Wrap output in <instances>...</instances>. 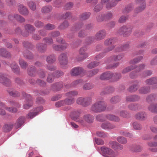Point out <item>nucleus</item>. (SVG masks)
<instances>
[{
  "mask_svg": "<svg viewBox=\"0 0 157 157\" xmlns=\"http://www.w3.org/2000/svg\"><path fill=\"white\" fill-rule=\"evenodd\" d=\"M106 106V104L104 101H98L93 105L91 109L92 111L94 113L100 112L105 110Z\"/></svg>",
  "mask_w": 157,
  "mask_h": 157,
  "instance_id": "nucleus-1",
  "label": "nucleus"
},
{
  "mask_svg": "<svg viewBox=\"0 0 157 157\" xmlns=\"http://www.w3.org/2000/svg\"><path fill=\"white\" fill-rule=\"evenodd\" d=\"M106 106V104L104 101H98L93 105L91 109L92 111L94 113L100 112L105 110Z\"/></svg>",
  "mask_w": 157,
  "mask_h": 157,
  "instance_id": "nucleus-2",
  "label": "nucleus"
},
{
  "mask_svg": "<svg viewBox=\"0 0 157 157\" xmlns=\"http://www.w3.org/2000/svg\"><path fill=\"white\" fill-rule=\"evenodd\" d=\"M73 120L83 125L86 122L89 123H92L93 121L94 117L90 114H86L84 115L83 118L74 117Z\"/></svg>",
  "mask_w": 157,
  "mask_h": 157,
  "instance_id": "nucleus-3",
  "label": "nucleus"
},
{
  "mask_svg": "<svg viewBox=\"0 0 157 157\" xmlns=\"http://www.w3.org/2000/svg\"><path fill=\"white\" fill-rule=\"evenodd\" d=\"M142 58L143 57L142 56H140L138 58H135L133 60L131 61L130 63V64H132V65L126 67L123 69L122 71V73L123 74H126L134 69L136 67V65H135V64L139 62L142 59Z\"/></svg>",
  "mask_w": 157,
  "mask_h": 157,
  "instance_id": "nucleus-4",
  "label": "nucleus"
},
{
  "mask_svg": "<svg viewBox=\"0 0 157 157\" xmlns=\"http://www.w3.org/2000/svg\"><path fill=\"white\" fill-rule=\"evenodd\" d=\"M101 150L103 156H105L106 155H108L113 157L118 155V153L117 151L115 152L110 148L106 147H101Z\"/></svg>",
  "mask_w": 157,
  "mask_h": 157,
  "instance_id": "nucleus-5",
  "label": "nucleus"
},
{
  "mask_svg": "<svg viewBox=\"0 0 157 157\" xmlns=\"http://www.w3.org/2000/svg\"><path fill=\"white\" fill-rule=\"evenodd\" d=\"M119 31L124 36H129L132 31V27L128 25H124L122 26L119 29Z\"/></svg>",
  "mask_w": 157,
  "mask_h": 157,
  "instance_id": "nucleus-6",
  "label": "nucleus"
},
{
  "mask_svg": "<svg viewBox=\"0 0 157 157\" xmlns=\"http://www.w3.org/2000/svg\"><path fill=\"white\" fill-rule=\"evenodd\" d=\"M91 101L92 100L90 98H84L80 97L77 99L76 102L79 105L86 106L89 105L91 103Z\"/></svg>",
  "mask_w": 157,
  "mask_h": 157,
  "instance_id": "nucleus-7",
  "label": "nucleus"
},
{
  "mask_svg": "<svg viewBox=\"0 0 157 157\" xmlns=\"http://www.w3.org/2000/svg\"><path fill=\"white\" fill-rule=\"evenodd\" d=\"M7 77L6 75L0 73V82L6 86H9L11 84L10 81Z\"/></svg>",
  "mask_w": 157,
  "mask_h": 157,
  "instance_id": "nucleus-8",
  "label": "nucleus"
},
{
  "mask_svg": "<svg viewBox=\"0 0 157 157\" xmlns=\"http://www.w3.org/2000/svg\"><path fill=\"white\" fill-rule=\"evenodd\" d=\"M8 19L11 21L16 20L21 22H23L25 21V19L22 17L17 14L9 15L8 16Z\"/></svg>",
  "mask_w": 157,
  "mask_h": 157,
  "instance_id": "nucleus-9",
  "label": "nucleus"
},
{
  "mask_svg": "<svg viewBox=\"0 0 157 157\" xmlns=\"http://www.w3.org/2000/svg\"><path fill=\"white\" fill-rule=\"evenodd\" d=\"M18 10L19 13L23 15L28 14L29 11L27 8L23 5L19 4L18 6Z\"/></svg>",
  "mask_w": 157,
  "mask_h": 157,
  "instance_id": "nucleus-10",
  "label": "nucleus"
},
{
  "mask_svg": "<svg viewBox=\"0 0 157 157\" xmlns=\"http://www.w3.org/2000/svg\"><path fill=\"white\" fill-rule=\"evenodd\" d=\"M83 71L82 69L79 67H77L73 68L71 71V75L73 76H76L80 74Z\"/></svg>",
  "mask_w": 157,
  "mask_h": 157,
  "instance_id": "nucleus-11",
  "label": "nucleus"
},
{
  "mask_svg": "<svg viewBox=\"0 0 157 157\" xmlns=\"http://www.w3.org/2000/svg\"><path fill=\"white\" fill-rule=\"evenodd\" d=\"M102 128L105 130H111L115 127V126L109 122L103 123L101 125Z\"/></svg>",
  "mask_w": 157,
  "mask_h": 157,
  "instance_id": "nucleus-12",
  "label": "nucleus"
},
{
  "mask_svg": "<svg viewBox=\"0 0 157 157\" xmlns=\"http://www.w3.org/2000/svg\"><path fill=\"white\" fill-rule=\"evenodd\" d=\"M59 60L61 65H66L67 62L66 55L64 54H61L59 57Z\"/></svg>",
  "mask_w": 157,
  "mask_h": 157,
  "instance_id": "nucleus-13",
  "label": "nucleus"
},
{
  "mask_svg": "<svg viewBox=\"0 0 157 157\" xmlns=\"http://www.w3.org/2000/svg\"><path fill=\"white\" fill-rule=\"evenodd\" d=\"M106 32L105 30H102L98 32L95 35V38L98 40H101L105 36Z\"/></svg>",
  "mask_w": 157,
  "mask_h": 157,
  "instance_id": "nucleus-14",
  "label": "nucleus"
},
{
  "mask_svg": "<svg viewBox=\"0 0 157 157\" xmlns=\"http://www.w3.org/2000/svg\"><path fill=\"white\" fill-rule=\"evenodd\" d=\"M36 111L37 112H30L27 116V117L29 119H32L37 115L39 111H41L43 110L42 107H38L36 108Z\"/></svg>",
  "mask_w": 157,
  "mask_h": 157,
  "instance_id": "nucleus-15",
  "label": "nucleus"
},
{
  "mask_svg": "<svg viewBox=\"0 0 157 157\" xmlns=\"http://www.w3.org/2000/svg\"><path fill=\"white\" fill-rule=\"evenodd\" d=\"M113 75L110 72H106L101 74L100 76V78L101 80H107L111 78Z\"/></svg>",
  "mask_w": 157,
  "mask_h": 157,
  "instance_id": "nucleus-16",
  "label": "nucleus"
},
{
  "mask_svg": "<svg viewBox=\"0 0 157 157\" xmlns=\"http://www.w3.org/2000/svg\"><path fill=\"white\" fill-rule=\"evenodd\" d=\"M136 118L139 120H144L147 118L146 113L144 112H140L135 115Z\"/></svg>",
  "mask_w": 157,
  "mask_h": 157,
  "instance_id": "nucleus-17",
  "label": "nucleus"
},
{
  "mask_svg": "<svg viewBox=\"0 0 157 157\" xmlns=\"http://www.w3.org/2000/svg\"><path fill=\"white\" fill-rule=\"evenodd\" d=\"M52 9V6L48 5L43 7L41 9V12L43 13H47L50 12Z\"/></svg>",
  "mask_w": 157,
  "mask_h": 157,
  "instance_id": "nucleus-18",
  "label": "nucleus"
},
{
  "mask_svg": "<svg viewBox=\"0 0 157 157\" xmlns=\"http://www.w3.org/2000/svg\"><path fill=\"white\" fill-rule=\"evenodd\" d=\"M25 98L27 99L28 98L30 99L29 101H27L28 103H27L26 104L24 105V108L25 109H28L32 105L33 102L31 101V96L29 94H25Z\"/></svg>",
  "mask_w": 157,
  "mask_h": 157,
  "instance_id": "nucleus-19",
  "label": "nucleus"
},
{
  "mask_svg": "<svg viewBox=\"0 0 157 157\" xmlns=\"http://www.w3.org/2000/svg\"><path fill=\"white\" fill-rule=\"evenodd\" d=\"M0 56L6 58L11 56L10 53L3 48H0Z\"/></svg>",
  "mask_w": 157,
  "mask_h": 157,
  "instance_id": "nucleus-20",
  "label": "nucleus"
},
{
  "mask_svg": "<svg viewBox=\"0 0 157 157\" xmlns=\"http://www.w3.org/2000/svg\"><path fill=\"white\" fill-rule=\"evenodd\" d=\"M145 82L148 85L155 84L157 87V77H155L148 79L145 81Z\"/></svg>",
  "mask_w": 157,
  "mask_h": 157,
  "instance_id": "nucleus-21",
  "label": "nucleus"
},
{
  "mask_svg": "<svg viewBox=\"0 0 157 157\" xmlns=\"http://www.w3.org/2000/svg\"><path fill=\"white\" fill-rule=\"evenodd\" d=\"M79 52L81 58H78L77 59L78 60H81L83 59L88 57L89 56L87 53L85 52V50L83 48H81L80 49Z\"/></svg>",
  "mask_w": 157,
  "mask_h": 157,
  "instance_id": "nucleus-22",
  "label": "nucleus"
},
{
  "mask_svg": "<svg viewBox=\"0 0 157 157\" xmlns=\"http://www.w3.org/2000/svg\"><path fill=\"white\" fill-rule=\"evenodd\" d=\"M131 150L132 151L138 152L142 151V147L138 145H134L132 146Z\"/></svg>",
  "mask_w": 157,
  "mask_h": 157,
  "instance_id": "nucleus-23",
  "label": "nucleus"
},
{
  "mask_svg": "<svg viewBox=\"0 0 157 157\" xmlns=\"http://www.w3.org/2000/svg\"><path fill=\"white\" fill-rule=\"evenodd\" d=\"M67 47V44H65L63 45L59 46L54 44L53 46V48L57 51H62L65 49Z\"/></svg>",
  "mask_w": 157,
  "mask_h": 157,
  "instance_id": "nucleus-24",
  "label": "nucleus"
},
{
  "mask_svg": "<svg viewBox=\"0 0 157 157\" xmlns=\"http://www.w3.org/2000/svg\"><path fill=\"white\" fill-rule=\"evenodd\" d=\"M36 47L38 50L39 52H43L46 50L47 45L46 44H37Z\"/></svg>",
  "mask_w": 157,
  "mask_h": 157,
  "instance_id": "nucleus-25",
  "label": "nucleus"
},
{
  "mask_svg": "<svg viewBox=\"0 0 157 157\" xmlns=\"http://www.w3.org/2000/svg\"><path fill=\"white\" fill-rule=\"evenodd\" d=\"M139 99V97L135 95L128 96L126 98L127 101L129 102L136 101Z\"/></svg>",
  "mask_w": 157,
  "mask_h": 157,
  "instance_id": "nucleus-26",
  "label": "nucleus"
},
{
  "mask_svg": "<svg viewBox=\"0 0 157 157\" xmlns=\"http://www.w3.org/2000/svg\"><path fill=\"white\" fill-rule=\"evenodd\" d=\"M117 140L119 143L121 144H124L127 142V140L126 138L121 136H119L117 137Z\"/></svg>",
  "mask_w": 157,
  "mask_h": 157,
  "instance_id": "nucleus-27",
  "label": "nucleus"
},
{
  "mask_svg": "<svg viewBox=\"0 0 157 157\" xmlns=\"http://www.w3.org/2000/svg\"><path fill=\"white\" fill-rule=\"evenodd\" d=\"M150 90V88L147 86L144 87L139 90V92L141 94H146L148 93Z\"/></svg>",
  "mask_w": 157,
  "mask_h": 157,
  "instance_id": "nucleus-28",
  "label": "nucleus"
},
{
  "mask_svg": "<svg viewBox=\"0 0 157 157\" xmlns=\"http://www.w3.org/2000/svg\"><path fill=\"white\" fill-rule=\"evenodd\" d=\"M117 4V2H108L106 4L105 6L106 8L108 10H110L113 7L115 6Z\"/></svg>",
  "mask_w": 157,
  "mask_h": 157,
  "instance_id": "nucleus-29",
  "label": "nucleus"
},
{
  "mask_svg": "<svg viewBox=\"0 0 157 157\" xmlns=\"http://www.w3.org/2000/svg\"><path fill=\"white\" fill-rule=\"evenodd\" d=\"M24 118L23 117H21L17 120L16 124V127L17 128H18L21 126L24 122Z\"/></svg>",
  "mask_w": 157,
  "mask_h": 157,
  "instance_id": "nucleus-30",
  "label": "nucleus"
},
{
  "mask_svg": "<svg viewBox=\"0 0 157 157\" xmlns=\"http://www.w3.org/2000/svg\"><path fill=\"white\" fill-rule=\"evenodd\" d=\"M27 4L30 9L32 10H35L36 8V3L32 1H30L28 2Z\"/></svg>",
  "mask_w": 157,
  "mask_h": 157,
  "instance_id": "nucleus-31",
  "label": "nucleus"
},
{
  "mask_svg": "<svg viewBox=\"0 0 157 157\" xmlns=\"http://www.w3.org/2000/svg\"><path fill=\"white\" fill-rule=\"evenodd\" d=\"M156 103L150 105L148 107V110L151 112L156 113Z\"/></svg>",
  "mask_w": 157,
  "mask_h": 157,
  "instance_id": "nucleus-32",
  "label": "nucleus"
},
{
  "mask_svg": "<svg viewBox=\"0 0 157 157\" xmlns=\"http://www.w3.org/2000/svg\"><path fill=\"white\" fill-rule=\"evenodd\" d=\"M107 118L109 120L115 121H118L119 119L117 117L113 115H108L106 116Z\"/></svg>",
  "mask_w": 157,
  "mask_h": 157,
  "instance_id": "nucleus-33",
  "label": "nucleus"
},
{
  "mask_svg": "<svg viewBox=\"0 0 157 157\" xmlns=\"http://www.w3.org/2000/svg\"><path fill=\"white\" fill-rule=\"evenodd\" d=\"M56 59V57L54 55H51L47 57V61L48 63H51L55 62Z\"/></svg>",
  "mask_w": 157,
  "mask_h": 157,
  "instance_id": "nucleus-34",
  "label": "nucleus"
},
{
  "mask_svg": "<svg viewBox=\"0 0 157 157\" xmlns=\"http://www.w3.org/2000/svg\"><path fill=\"white\" fill-rule=\"evenodd\" d=\"M139 105L136 104H131L128 106L130 109L134 110L138 109L139 107Z\"/></svg>",
  "mask_w": 157,
  "mask_h": 157,
  "instance_id": "nucleus-35",
  "label": "nucleus"
},
{
  "mask_svg": "<svg viewBox=\"0 0 157 157\" xmlns=\"http://www.w3.org/2000/svg\"><path fill=\"white\" fill-rule=\"evenodd\" d=\"M99 63L98 61L92 62L88 65L87 67L88 68L91 69L98 66Z\"/></svg>",
  "mask_w": 157,
  "mask_h": 157,
  "instance_id": "nucleus-36",
  "label": "nucleus"
},
{
  "mask_svg": "<svg viewBox=\"0 0 157 157\" xmlns=\"http://www.w3.org/2000/svg\"><path fill=\"white\" fill-rule=\"evenodd\" d=\"M145 4L144 3L142 6L136 8L135 10V12L136 13L140 12L144 10L145 8Z\"/></svg>",
  "mask_w": 157,
  "mask_h": 157,
  "instance_id": "nucleus-37",
  "label": "nucleus"
},
{
  "mask_svg": "<svg viewBox=\"0 0 157 157\" xmlns=\"http://www.w3.org/2000/svg\"><path fill=\"white\" fill-rule=\"evenodd\" d=\"M25 28L26 31L30 33L34 30V28L32 25L29 24L26 25L25 26Z\"/></svg>",
  "mask_w": 157,
  "mask_h": 157,
  "instance_id": "nucleus-38",
  "label": "nucleus"
},
{
  "mask_svg": "<svg viewBox=\"0 0 157 157\" xmlns=\"http://www.w3.org/2000/svg\"><path fill=\"white\" fill-rule=\"evenodd\" d=\"M133 128L136 130H139L141 129V125L136 122H134L132 124Z\"/></svg>",
  "mask_w": 157,
  "mask_h": 157,
  "instance_id": "nucleus-39",
  "label": "nucleus"
},
{
  "mask_svg": "<svg viewBox=\"0 0 157 157\" xmlns=\"http://www.w3.org/2000/svg\"><path fill=\"white\" fill-rule=\"evenodd\" d=\"M115 40L113 39L110 38L106 40L105 42V44L106 46L109 45L114 43Z\"/></svg>",
  "mask_w": 157,
  "mask_h": 157,
  "instance_id": "nucleus-40",
  "label": "nucleus"
},
{
  "mask_svg": "<svg viewBox=\"0 0 157 157\" xmlns=\"http://www.w3.org/2000/svg\"><path fill=\"white\" fill-rule=\"evenodd\" d=\"M90 16L89 13H83L80 16V18L81 20H85L88 18Z\"/></svg>",
  "mask_w": 157,
  "mask_h": 157,
  "instance_id": "nucleus-41",
  "label": "nucleus"
},
{
  "mask_svg": "<svg viewBox=\"0 0 157 157\" xmlns=\"http://www.w3.org/2000/svg\"><path fill=\"white\" fill-rule=\"evenodd\" d=\"M78 94V92L76 91H71L67 93L66 94L67 96L69 98H72Z\"/></svg>",
  "mask_w": 157,
  "mask_h": 157,
  "instance_id": "nucleus-42",
  "label": "nucleus"
},
{
  "mask_svg": "<svg viewBox=\"0 0 157 157\" xmlns=\"http://www.w3.org/2000/svg\"><path fill=\"white\" fill-rule=\"evenodd\" d=\"M96 134L98 136L102 138H105L108 136V134L107 133H105L102 132H97Z\"/></svg>",
  "mask_w": 157,
  "mask_h": 157,
  "instance_id": "nucleus-43",
  "label": "nucleus"
},
{
  "mask_svg": "<svg viewBox=\"0 0 157 157\" xmlns=\"http://www.w3.org/2000/svg\"><path fill=\"white\" fill-rule=\"evenodd\" d=\"M19 63L21 67L23 69H25L27 66V64L22 59H19Z\"/></svg>",
  "mask_w": 157,
  "mask_h": 157,
  "instance_id": "nucleus-44",
  "label": "nucleus"
},
{
  "mask_svg": "<svg viewBox=\"0 0 157 157\" xmlns=\"http://www.w3.org/2000/svg\"><path fill=\"white\" fill-rule=\"evenodd\" d=\"M12 126L10 124H6L3 127V129L5 132H8L12 129Z\"/></svg>",
  "mask_w": 157,
  "mask_h": 157,
  "instance_id": "nucleus-45",
  "label": "nucleus"
},
{
  "mask_svg": "<svg viewBox=\"0 0 157 157\" xmlns=\"http://www.w3.org/2000/svg\"><path fill=\"white\" fill-rule=\"evenodd\" d=\"M120 133L121 135L128 137L131 138L133 136L129 132L121 131Z\"/></svg>",
  "mask_w": 157,
  "mask_h": 157,
  "instance_id": "nucleus-46",
  "label": "nucleus"
},
{
  "mask_svg": "<svg viewBox=\"0 0 157 157\" xmlns=\"http://www.w3.org/2000/svg\"><path fill=\"white\" fill-rule=\"evenodd\" d=\"M128 17L124 15L121 16L118 20V22L120 23H123L125 22L127 19Z\"/></svg>",
  "mask_w": 157,
  "mask_h": 157,
  "instance_id": "nucleus-47",
  "label": "nucleus"
},
{
  "mask_svg": "<svg viewBox=\"0 0 157 157\" xmlns=\"http://www.w3.org/2000/svg\"><path fill=\"white\" fill-rule=\"evenodd\" d=\"M64 101H65V104L69 105L72 104L75 101V100L74 98H67Z\"/></svg>",
  "mask_w": 157,
  "mask_h": 157,
  "instance_id": "nucleus-48",
  "label": "nucleus"
},
{
  "mask_svg": "<svg viewBox=\"0 0 157 157\" xmlns=\"http://www.w3.org/2000/svg\"><path fill=\"white\" fill-rule=\"evenodd\" d=\"M103 7V5H101L100 3V4H98L95 6L94 9V10L95 12H98L102 9Z\"/></svg>",
  "mask_w": 157,
  "mask_h": 157,
  "instance_id": "nucleus-49",
  "label": "nucleus"
},
{
  "mask_svg": "<svg viewBox=\"0 0 157 157\" xmlns=\"http://www.w3.org/2000/svg\"><path fill=\"white\" fill-rule=\"evenodd\" d=\"M137 88L138 86L137 85H133L129 87L128 90L130 92H133L136 91Z\"/></svg>",
  "mask_w": 157,
  "mask_h": 157,
  "instance_id": "nucleus-50",
  "label": "nucleus"
},
{
  "mask_svg": "<svg viewBox=\"0 0 157 157\" xmlns=\"http://www.w3.org/2000/svg\"><path fill=\"white\" fill-rule=\"evenodd\" d=\"M118 143L116 141H111L109 142L110 146L113 149H116Z\"/></svg>",
  "mask_w": 157,
  "mask_h": 157,
  "instance_id": "nucleus-51",
  "label": "nucleus"
},
{
  "mask_svg": "<svg viewBox=\"0 0 157 157\" xmlns=\"http://www.w3.org/2000/svg\"><path fill=\"white\" fill-rule=\"evenodd\" d=\"M11 67L13 71L14 72H16L18 68V67L15 63H13L11 65Z\"/></svg>",
  "mask_w": 157,
  "mask_h": 157,
  "instance_id": "nucleus-52",
  "label": "nucleus"
},
{
  "mask_svg": "<svg viewBox=\"0 0 157 157\" xmlns=\"http://www.w3.org/2000/svg\"><path fill=\"white\" fill-rule=\"evenodd\" d=\"M124 57V55L121 54L116 56H114L113 57V59L114 61L119 60L121 59Z\"/></svg>",
  "mask_w": 157,
  "mask_h": 157,
  "instance_id": "nucleus-53",
  "label": "nucleus"
},
{
  "mask_svg": "<svg viewBox=\"0 0 157 157\" xmlns=\"http://www.w3.org/2000/svg\"><path fill=\"white\" fill-rule=\"evenodd\" d=\"M93 87V86L90 83H86L84 85L83 89L85 90H89Z\"/></svg>",
  "mask_w": 157,
  "mask_h": 157,
  "instance_id": "nucleus-54",
  "label": "nucleus"
},
{
  "mask_svg": "<svg viewBox=\"0 0 157 157\" xmlns=\"http://www.w3.org/2000/svg\"><path fill=\"white\" fill-rule=\"evenodd\" d=\"M54 80V77L52 74H49L47 78V81L49 82H52Z\"/></svg>",
  "mask_w": 157,
  "mask_h": 157,
  "instance_id": "nucleus-55",
  "label": "nucleus"
},
{
  "mask_svg": "<svg viewBox=\"0 0 157 157\" xmlns=\"http://www.w3.org/2000/svg\"><path fill=\"white\" fill-rule=\"evenodd\" d=\"M65 105V101H59L55 104V105L56 107H60Z\"/></svg>",
  "mask_w": 157,
  "mask_h": 157,
  "instance_id": "nucleus-56",
  "label": "nucleus"
},
{
  "mask_svg": "<svg viewBox=\"0 0 157 157\" xmlns=\"http://www.w3.org/2000/svg\"><path fill=\"white\" fill-rule=\"evenodd\" d=\"M113 16V14L111 13H109L106 15H104L105 20H108L111 18Z\"/></svg>",
  "mask_w": 157,
  "mask_h": 157,
  "instance_id": "nucleus-57",
  "label": "nucleus"
},
{
  "mask_svg": "<svg viewBox=\"0 0 157 157\" xmlns=\"http://www.w3.org/2000/svg\"><path fill=\"white\" fill-rule=\"evenodd\" d=\"M82 112V111L80 109H78L76 110L73 113L75 115V116L72 117V118L73 119V118L74 117H80L78 115H79Z\"/></svg>",
  "mask_w": 157,
  "mask_h": 157,
  "instance_id": "nucleus-58",
  "label": "nucleus"
},
{
  "mask_svg": "<svg viewBox=\"0 0 157 157\" xmlns=\"http://www.w3.org/2000/svg\"><path fill=\"white\" fill-rule=\"evenodd\" d=\"M95 143L99 145H102L104 143L103 140L101 139H100L95 138Z\"/></svg>",
  "mask_w": 157,
  "mask_h": 157,
  "instance_id": "nucleus-59",
  "label": "nucleus"
},
{
  "mask_svg": "<svg viewBox=\"0 0 157 157\" xmlns=\"http://www.w3.org/2000/svg\"><path fill=\"white\" fill-rule=\"evenodd\" d=\"M45 28L47 30H52L55 28V26L52 24H48L45 26Z\"/></svg>",
  "mask_w": 157,
  "mask_h": 157,
  "instance_id": "nucleus-60",
  "label": "nucleus"
},
{
  "mask_svg": "<svg viewBox=\"0 0 157 157\" xmlns=\"http://www.w3.org/2000/svg\"><path fill=\"white\" fill-rule=\"evenodd\" d=\"M5 109L8 111L12 113H16L17 111V109L15 108H12L8 107H5Z\"/></svg>",
  "mask_w": 157,
  "mask_h": 157,
  "instance_id": "nucleus-61",
  "label": "nucleus"
},
{
  "mask_svg": "<svg viewBox=\"0 0 157 157\" xmlns=\"http://www.w3.org/2000/svg\"><path fill=\"white\" fill-rule=\"evenodd\" d=\"M128 44H125L122 47H121L119 48H118L117 50V52H121L122 51L124 50L126 48H128Z\"/></svg>",
  "mask_w": 157,
  "mask_h": 157,
  "instance_id": "nucleus-62",
  "label": "nucleus"
},
{
  "mask_svg": "<svg viewBox=\"0 0 157 157\" xmlns=\"http://www.w3.org/2000/svg\"><path fill=\"white\" fill-rule=\"evenodd\" d=\"M35 25L37 28H40L43 26L44 24L40 21H37L35 22Z\"/></svg>",
  "mask_w": 157,
  "mask_h": 157,
  "instance_id": "nucleus-63",
  "label": "nucleus"
},
{
  "mask_svg": "<svg viewBox=\"0 0 157 157\" xmlns=\"http://www.w3.org/2000/svg\"><path fill=\"white\" fill-rule=\"evenodd\" d=\"M36 70L34 67H33L32 69L29 70L28 74L31 76H33Z\"/></svg>",
  "mask_w": 157,
  "mask_h": 157,
  "instance_id": "nucleus-64",
  "label": "nucleus"
}]
</instances>
